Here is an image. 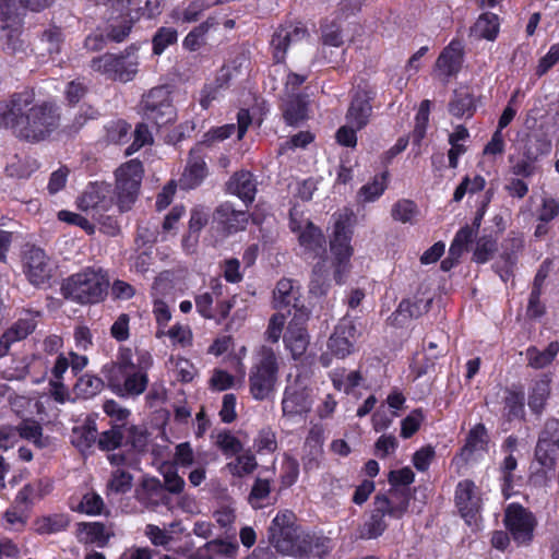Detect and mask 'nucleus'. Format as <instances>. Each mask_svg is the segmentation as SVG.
Here are the masks:
<instances>
[{
    "mask_svg": "<svg viewBox=\"0 0 559 559\" xmlns=\"http://www.w3.org/2000/svg\"><path fill=\"white\" fill-rule=\"evenodd\" d=\"M55 106L37 102L31 91L15 93L0 102V128L27 142L45 140L58 127Z\"/></svg>",
    "mask_w": 559,
    "mask_h": 559,
    "instance_id": "obj_1",
    "label": "nucleus"
},
{
    "mask_svg": "<svg viewBox=\"0 0 559 559\" xmlns=\"http://www.w3.org/2000/svg\"><path fill=\"white\" fill-rule=\"evenodd\" d=\"M333 228L330 235V251L332 255L333 278L343 284L347 278L354 254L352 245L354 235L355 214L350 209H344L332 216Z\"/></svg>",
    "mask_w": 559,
    "mask_h": 559,
    "instance_id": "obj_2",
    "label": "nucleus"
},
{
    "mask_svg": "<svg viewBox=\"0 0 559 559\" xmlns=\"http://www.w3.org/2000/svg\"><path fill=\"white\" fill-rule=\"evenodd\" d=\"M108 287L107 273L102 267L87 266L63 280L61 294L73 302L94 305L104 300Z\"/></svg>",
    "mask_w": 559,
    "mask_h": 559,
    "instance_id": "obj_3",
    "label": "nucleus"
},
{
    "mask_svg": "<svg viewBox=\"0 0 559 559\" xmlns=\"http://www.w3.org/2000/svg\"><path fill=\"white\" fill-rule=\"evenodd\" d=\"M280 373V358L273 348L261 345L252 356L249 371V393L255 401L271 397L276 390Z\"/></svg>",
    "mask_w": 559,
    "mask_h": 559,
    "instance_id": "obj_4",
    "label": "nucleus"
},
{
    "mask_svg": "<svg viewBox=\"0 0 559 559\" xmlns=\"http://www.w3.org/2000/svg\"><path fill=\"white\" fill-rule=\"evenodd\" d=\"M270 540L277 551L301 557L311 550V537L296 525V516L289 510L278 512L270 526Z\"/></svg>",
    "mask_w": 559,
    "mask_h": 559,
    "instance_id": "obj_5",
    "label": "nucleus"
},
{
    "mask_svg": "<svg viewBox=\"0 0 559 559\" xmlns=\"http://www.w3.org/2000/svg\"><path fill=\"white\" fill-rule=\"evenodd\" d=\"M56 0H0V27L7 38L5 49L13 53L22 47L20 39L26 10L39 12Z\"/></svg>",
    "mask_w": 559,
    "mask_h": 559,
    "instance_id": "obj_6",
    "label": "nucleus"
},
{
    "mask_svg": "<svg viewBox=\"0 0 559 559\" xmlns=\"http://www.w3.org/2000/svg\"><path fill=\"white\" fill-rule=\"evenodd\" d=\"M91 69L108 80L131 82L140 70L139 50L130 46L118 53H104L91 61Z\"/></svg>",
    "mask_w": 559,
    "mask_h": 559,
    "instance_id": "obj_7",
    "label": "nucleus"
},
{
    "mask_svg": "<svg viewBox=\"0 0 559 559\" xmlns=\"http://www.w3.org/2000/svg\"><path fill=\"white\" fill-rule=\"evenodd\" d=\"M143 174V165L138 159H131L116 170L115 193L120 212H127L132 207L138 198Z\"/></svg>",
    "mask_w": 559,
    "mask_h": 559,
    "instance_id": "obj_8",
    "label": "nucleus"
},
{
    "mask_svg": "<svg viewBox=\"0 0 559 559\" xmlns=\"http://www.w3.org/2000/svg\"><path fill=\"white\" fill-rule=\"evenodd\" d=\"M313 396L306 379L297 377L288 383L282 399L283 416L287 419H302L311 411Z\"/></svg>",
    "mask_w": 559,
    "mask_h": 559,
    "instance_id": "obj_9",
    "label": "nucleus"
},
{
    "mask_svg": "<svg viewBox=\"0 0 559 559\" xmlns=\"http://www.w3.org/2000/svg\"><path fill=\"white\" fill-rule=\"evenodd\" d=\"M356 341L357 329L354 322L348 318L342 319L328 341V350L320 357L322 366L329 367L332 358L344 359L353 354Z\"/></svg>",
    "mask_w": 559,
    "mask_h": 559,
    "instance_id": "obj_10",
    "label": "nucleus"
},
{
    "mask_svg": "<svg viewBox=\"0 0 559 559\" xmlns=\"http://www.w3.org/2000/svg\"><path fill=\"white\" fill-rule=\"evenodd\" d=\"M141 109L147 120L162 127L176 119V110L171 103L170 92L165 86L152 88L141 100Z\"/></svg>",
    "mask_w": 559,
    "mask_h": 559,
    "instance_id": "obj_11",
    "label": "nucleus"
},
{
    "mask_svg": "<svg viewBox=\"0 0 559 559\" xmlns=\"http://www.w3.org/2000/svg\"><path fill=\"white\" fill-rule=\"evenodd\" d=\"M454 500L465 523L477 527L483 510V496L475 483L469 479L459 481Z\"/></svg>",
    "mask_w": 559,
    "mask_h": 559,
    "instance_id": "obj_12",
    "label": "nucleus"
},
{
    "mask_svg": "<svg viewBox=\"0 0 559 559\" xmlns=\"http://www.w3.org/2000/svg\"><path fill=\"white\" fill-rule=\"evenodd\" d=\"M289 227L297 234L299 246L306 253L320 254L325 252V238L320 228L309 219L302 218V212L296 206L290 210Z\"/></svg>",
    "mask_w": 559,
    "mask_h": 559,
    "instance_id": "obj_13",
    "label": "nucleus"
},
{
    "mask_svg": "<svg viewBox=\"0 0 559 559\" xmlns=\"http://www.w3.org/2000/svg\"><path fill=\"white\" fill-rule=\"evenodd\" d=\"M110 464L115 467L108 481L110 493H126L131 490L133 476L130 471L139 469L140 462L134 452L123 454L120 452L108 454Z\"/></svg>",
    "mask_w": 559,
    "mask_h": 559,
    "instance_id": "obj_14",
    "label": "nucleus"
},
{
    "mask_svg": "<svg viewBox=\"0 0 559 559\" xmlns=\"http://www.w3.org/2000/svg\"><path fill=\"white\" fill-rule=\"evenodd\" d=\"M111 186L106 182L90 183L78 199V207L90 214L94 221H100L103 213L114 204Z\"/></svg>",
    "mask_w": 559,
    "mask_h": 559,
    "instance_id": "obj_15",
    "label": "nucleus"
},
{
    "mask_svg": "<svg viewBox=\"0 0 559 559\" xmlns=\"http://www.w3.org/2000/svg\"><path fill=\"white\" fill-rule=\"evenodd\" d=\"M153 366L151 353L144 348H119L116 360L106 367V374H121V372L148 371Z\"/></svg>",
    "mask_w": 559,
    "mask_h": 559,
    "instance_id": "obj_16",
    "label": "nucleus"
},
{
    "mask_svg": "<svg viewBox=\"0 0 559 559\" xmlns=\"http://www.w3.org/2000/svg\"><path fill=\"white\" fill-rule=\"evenodd\" d=\"M22 262L23 272L32 285L44 286L51 278L53 264L43 249L28 248L23 254Z\"/></svg>",
    "mask_w": 559,
    "mask_h": 559,
    "instance_id": "obj_17",
    "label": "nucleus"
},
{
    "mask_svg": "<svg viewBox=\"0 0 559 559\" xmlns=\"http://www.w3.org/2000/svg\"><path fill=\"white\" fill-rule=\"evenodd\" d=\"M504 523L516 543L525 544L532 539L536 521L533 513L522 506L510 504L506 510Z\"/></svg>",
    "mask_w": 559,
    "mask_h": 559,
    "instance_id": "obj_18",
    "label": "nucleus"
},
{
    "mask_svg": "<svg viewBox=\"0 0 559 559\" xmlns=\"http://www.w3.org/2000/svg\"><path fill=\"white\" fill-rule=\"evenodd\" d=\"M559 451V420L549 419L546 421L539 435L535 450L538 463L546 468H552Z\"/></svg>",
    "mask_w": 559,
    "mask_h": 559,
    "instance_id": "obj_19",
    "label": "nucleus"
},
{
    "mask_svg": "<svg viewBox=\"0 0 559 559\" xmlns=\"http://www.w3.org/2000/svg\"><path fill=\"white\" fill-rule=\"evenodd\" d=\"M464 58V45L460 39H452L443 48L435 64V72L438 78L448 81L461 70Z\"/></svg>",
    "mask_w": 559,
    "mask_h": 559,
    "instance_id": "obj_20",
    "label": "nucleus"
},
{
    "mask_svg": "<svg viewBox=\"0 0 559 559\" xmlns=\"http://www.w3.org/2000/svg\"><path fill=\"white\" fill-rule=\"evenodd\" d=\"M299 286L289 278H282L277 282L273 292V306L275 309L294 308L295 314L301 318L308 317V310L299 306Z\"/></svg>",
    "mask_w": 559,
    "mask_h": 559,
    "instance_id": "obj_21",
    "label": "nucleus"
},
{
    "mask_svg": "<svg viewBox=\"0 0 559 559\" xmlns=\"http://www.w3.org/2000/svg\"><path fill=\"white\" fill-rule=\"evenodd\" d=\"M97 5H105L111 10V14L118 13V17L121 19L119 23L111 22L107 36L119 43L122 41L131 31L132 21L128 19L127 13L133 0H95Z\"/></svg>",
    "mask_w": 559,
    "mask_h": 559,
    "instance_id": "obj_22",
    "label": "nucleus"
},
{
    "mask_svg": "<svg viewBox=\"0 0 559 559\" xmlns=\"http://www.w3.org/2000/svg\"><path fill=\"white\" fill-rule=\"evenodd\" d=\"M37 313L25 311L0 337V357L5 356L15 342L24 340L36 328Z\"/></svg>",
    "mask_w": 559,
    "mask_h": 559,
    "instance_id": "obj_23",
    "label": "nucleus"
},
{
    "mask_svg": "<svg viewBox=\"0 0 559 559\" xmlns=\"http://www.w3.org/2000/svg\"><path fill=\"white\" fill-rule=\"evenodd\" d=\"M307 318L294 314L288 323L287 330L283 335L285 348L290 353L294 359L300 358L307 350L309 345V335L304 325Z\"/></svg>",
    "mask_w": 559,
    "mask_h": 559,
    "instance_id": "obj_24",
    "label": "nucleus"
},
{
    "mask_svg": "<svg viewBox=\"0 0 559 559\" xmlns=\"http://www.w3.org/2000/svg\"><path fill=\"white\" fill-rule=\"evenodd\" d=\"M373 506L378 512H381L384 516L392 519H401L408 509L409 495L407 490L393 488L389 495H378L374 498Z\"/></svg>",
    "mask_w": 559,
    "mask_h": 559,
    "instance_id": "obj_25",
    "label": "nucleus"
},
{
    "mask_svg": "<svg viewBox=\"0 0 559 559\" xmlns=\"http://www.w3.org/2000/svg\"><path fill=\"white\" fill-rule=\"evenodd\" d=\"M203 144H198L190 151L185 171L180 178V185L185 189L198 187L207 175Z\"/></svg>",
    "mask_w": 559,
    "mask_h": 559,
    "instance_id": "obj_26",
    "label": "nucleus"
},
{
    "mask_svg": "<svg viewBox=\"0 0 559 559\" xmlns=\"http://www.w3.org/2000/svg\"><path fill=\"white\" fill-rule=\"evenodd\" d=\"M148 371L121 372L106 374L109 384L118 392L127 395L142 394L148 384Z\"/></svg>",
    "mask_w": 559,
    "mask_h": 559,
    "instance_id": "obj_27",
    "label": "nucleus"
},
{
    "mask_svg": "<svg viewBox=\"0 0 559 559\" xmlns=\"http://www.w3.org/2000/svg\"><path fill=\"white\" fill-rule=\"evenodd\" d=\"M323 428L319 426L312 427L306 438L304 454L301 456L302 465L306 471L319 468L323 457Z\"/></svg>",
    "mask_w": 559,
    "mask_h": 559,
    "instance_id": "obj_28",
    "label": "nucleus"
},
{
    "mask_svg": "<svg viewBox=\"0 0 559 559\" xmlns=\"http://www.w3.org/2000/svg\"><path fill=\"white\" fill-rule=\"evenodd\" d=\"M307 35V31L301 25H289L277 29L271 40L273 58L277 63L285 60L286 51L292 43L301 40Z\"/></svg>",
    "mask_w": 559,
    "mask_h": 559,
    "instance_id": "obj_29",
    "label": "nucleus"
},
{
    "mask_svg": "<svg viewBox=\"0 0 559 559\" xmlns=\"http://www.w3.org/2000/svg\"><path fill=\"white\" fill-rule=\"evenodd\" d=\"M251 122L252 118L250 116L249 110L240 109L237 114V127L234 123H228L217 128H213L205 133L204 140L201 144H203L204 146L206 143L210 144L216 141H223L225 139H228L229 136H231V134L235 133L236 130L238 140H241L245 136Z\"/></svg>",
    "mask_w": 559,
    "mask_h": 559,
    "instance_id": "obj_30",
    "label": "nucleus"
},
{
    "mask_svg": "<svg viewBox=\"0 0 559 559\" xmlns=\"http://www.w3.org/2000/svg\"><path fill=\"white\" fill-rule=\"evenodd\" d=\"M69 368V357L64 354H59L50 369L49 391L53 400L60 404L70 400V392L63 384V376Z\"/></svg>",
    "mask_w": 559,
    "mask_h": 559,
    "instance_id": "obj_31",
    "label": "nucleus"
},
{
    "mask_svg": "<svg viewBox=\"0 0 559 559\" xmlns=\"http://www.w3.org/2000/svg\"><path fill=\"white\" fill-rule=\"evenodd\" d=\"M170 289L169 281L163 275L158 276L152 286V296L154 298L153 314L158 329H165L171 319V311L168 304L160 298Z\"/></svg>",
    "mask_w": 559,
    "mask_h": 559,
    "instance_id": "obj_32",
    "label": "nucleus"
},
{
    "mask_svg": "<svg viewBox=\"0 0 559 559\" xmlns=\"http://www.w3.org/2000/svg\"><path fill=\"white\" fill-rule=\"evenodd\" d=\"M370 100V92H357L346 114V123L361 130L368 123L371 115Z\"/></svg>",
    "mask_w": 559,
    "mask_h": 559,
    "instance_id": "obj_33",
    "label": "nucleus"
},
{
    "mask_svg": "<svg viewBox=\"0 0 559 559\" xmlns=\"http://www.w3.org/2000/svg\"><path fill=\"white\" fill-rule=\"evenodd\" d=\"M227 190L245 203H251L255 197L257 183L251 173L241 170L229 179Z\"/></svg>",
    "mask_w": 559,
    "mask_h": 559,
    "instance_id": "obj_34",
    "label": "nucleus"
},
{
    "mask_svg": "<svg viewBox=\"0 0 559 559\" xmlns=\"http://www.w3.org/2000/svg\"><path fill=\"white\" fill-rule=\"evenodd\" d=\"M223 284L219 278H212L210 290L198 294L194 298L197 311L204 319H215V302L223 295Z\"/></svg>",
    "mask_w": 559,
    "mask_h": 559,
    "instance_id": "obj_35",
    "label": "nucleus"
},
{
    "mask_svg": "<svg viewBox=\"0 0 559 559\" xmlns=\"http://www.w3.org/2000/svg\"><path fill=\"white\" fill-rule=\"evenodd\" d=\"M487 445V433L484 425H476L468 433L466 443L462 449L456 460L471 461L476 459L477 455L486 450Z\"/></svg>",
    "mask_w": 559,
    "mask_h": 559,
    "instance_id": "obj_36",
    "label": "nucleus"
},
{
    "mask_svg": "<svg viewBox=\"0 0 559 559\" xmlns=\"http://www.w3.org/2000/svg\"><path fill=\"white\" fill-rule=\"evenodd\" d=\"M330 286V266L325 257H321L313 265L309 290L316 296H322Z\"/></svg>",
    "mask_w": 559,
    "mask_h": 559,
    "instance_id": "obj_37",
    "label": "nucleus"
},
{
    "mask_svg": "<svg viewBox=\"0 0 559 559\" xmlns=\"http://www.w3.org/2000/svg\"><path fill=\"white\" fill-rule=\"evenodd\" d=\"M388 188V173H382L364 185L357 192V201L360 204L372 203L377 201Z\"/></svg>",
    "mask_w": 559,
    "mask_h": 559,
    "instance_id": "obj_38",
    "label": "nucleus"
},
{
    "mask_svg": "<svg viewBox=\"0 0 559 559\" xmlns=\"http://www.w3.org/2000/svg\"><path fill=\"white\" fill-rule=\"evenodd\" d=\"M559 353V342H551L545 350H539L535 346L526 349L528 366L535 369H543L549 366Z\"/></svg>",
    "mask_w": 559,
    "mask_h": 559,
    "instance_id": "obj_39",
    "label": "nucleus"
},
{
    "mask_svg": "<svg viewBox=\"0 0 559 559\" xmlns=\"http://www.w3.org/2000/svg\"><path fill=\"white\" fill-rule=\"evenodd\" d=\"M69 522V518L62 513L43 515L34 521V530L39 535L56 534L64 531Z\"/></svg>",
    "mask_w": 559,
    "mask_h": 559,
    "instance_id": "obj_40",
    "label": "nucleus"
},
{
    "mask_svg": "<svg viewBox=\"0 0 559 559\" xmlns=\"http://www.w3.org/2000/svg\"><path fill=\"white\" fill-rule=\"evenodd\" d=\"M499 33V19L493 13L481 14L474 26L472 27V34L477 38H484L487 40H493Z\"/></svg>",
    "mask_w": 559,
    "mask_h": 559,
    "instance_id": "obj_41",
    "label": "nucleus"
},
{
    "mask_svg": "<svg viewBox=\"0 0 559 559\" xmlns=\"http://www.w3.org/2000/svg\"><path fill=\"white\" fill-rule=\"evenodd\" d=\"M38 169V163L35 158L29 156L15 155L11 158L5 167L8 176L13 178H28L33 173Z\"/></svg>",
    "mask_w": 559,
    "mask_h": 559,
    "instance_id": "obj_42",
    "label": "nucleus"
},
{
    "mask_svg": "<svg viewBox=\"0 0 559 559\" xmlns=\"http://www.w3.org/2000/svg\"><path fill=\"white\" fill-rule=\"evenodd\" d=\"M78 539L84 544L104 545L108 536L105 533L104 525L99 522L79 523Z\"/></svg>",
    "mask_w": 559,
    "mask_h": 559,
    "instance_id": "obj_43",
    "label": "nucleus"
},
{
    "mask_svg": "<svg viewBox=\"0 0 559 559\" xmlns=\"http://www.w3.org/2000/svg\"><path fill=\"white\" fill-rule=\"evenodd\" d=\"M97 440V427L93 419H87L81 426L73 428L72 442L80 450L90 448Z\"/></svg>",
    "mask_w": 559,
    "mask_h": 559,
    "instance_id": "obj_44",
    "label": "nucleus"
},
{
    "mask_svg": "<svg viewBox=\"0 0 559 559\" xmlns=\"http://www.w3.org/2000/svg\"><path fill=\"white\" fill-rule=\"evenodd\" d=\"M469 136V133L466 128L460 126L455 128L454 132L449 136V143L451 148L449 151V165L452 168H455L459 163V158L466 152V141Z\"/></svg>",
    "mask_w": 559,
    "mask_h": 559,
    "instance_id": "obj_45",
    "label": "nucleus"
},
{
    "mask_svg": "<svg viewBox=\"0 0 559 559\" xmlns=\"http://www.w3.org/2000/svg\"><path fill=\"white\" fill-rule=\"evenodd\" d=\"M217 214L222 217H225L224 224L228 233L242 230L248 223L247 213L235 211L228 203L222 204L217 210Z\"/></svg>",
    "mask_w": 559,
    "mask_h": 559,
    "instance_id": "obj_46",
    "label": "nucleus"
},
{
    "mask_svg": "<svg viewBox=\"0 0 559 559\" xmlns=\"http://www.w3.org/2000/svg\"><path fill=\"white\" fill-rule=\"evenodd\" d=\"M169 337L173 345L181 347L190 346L192 343V331L187 324H175L167 331L165 329H157L156 337Z\"/></svg>",
    "mask_w": 559,
    "mask_h": 559,
    "instance_id": "obj_47",
    "label": "nucleus"
},
{
    "mask_svg": "<svg viewBox=\"0 0 559 559\" xmlns=\"http://www.w3.org/2000/svg\"><path fill=\"white\" fill-rule=\"evenodd\" d=\"M258 463L254 455L247 451L226 464V469L236 477H243L254 472Z\"/></svg>",
    "mask_w": 559,
    "mask_h": 559,
    "instance_id": "obj_48",
    "label": "nucleus"
},
{
    "mask_svg": "<svg viewBox=\"0 0 559 559\" xmlns=\"http://www.w3.org/2000/svg\"><path fill=\"white\" fill-rule=\"evenodd\" d=\"M216 24V20L210 16L205 22L190 31L183 39L185 48L191 51L199 49L205 43V36L207 32Z\"/></svg>",
    "mask_w": 559,
    "mask_h": 559,
    "instance_id": "obj_49",
    "label": "nucleus"
},
{
    "mask_svg": "<svg viewBox=\"0 0 559 559\" xmlns=\"http://www.w3.org/2000/svg\"><path fill=\"white\" fill-rule=\"evenodd\" d=\"M47 487L48 486H44L41 481L25 485L17 492L15 497V503L17 506H24L27 510L32 504L44 497V495L48 491Z\"/></svg>",
    "mask_w": 559,
    "mask_h": 559,
    "instance_id": "obj_50",
    "label": "nucleus"
},
{
    "mask_svg": "<svg viewBox=\"0 0 559 559\" xmlns=\"http://www.w3.org/2000/svg\"><path fill=\"white\" fill-rule=\"evenodd\" d=\"M103 381L100 378L85 373L81 376L74 384V393L78 397L90 399L100 392Z\"/></svg>",
    "mask_w": 559,
    "mask_h": 559,
    "instance_id": "obj_51",
    "label": "nucleus"
},
{
    "mask_svg": "<svg viewBox=\"0 0 559 559\" xmlns=\"http://www.w3.org/2000/svg\"><path fill=\"white\" fill-rule=\"evenodd\" d=\"M164 488L159 479L145 476L142 479L141 488L136 490V497L143 503H151L162 498Z\"/></svg>",
    "mask_w": 559,
    "mask_h": 559,
    "instance_id": "obj_52",
    "label": "nucleus"
},
{
    "mask_svg": "<svg viewBox=\"0 0 559 559\" xmlns=\"http://www.w3.org/2000/svg\"><path fill=\"white\" fill-rule=\"evenodd\" d=\"M307 102L302 97L297 96L286 103L284 118L290 126L298 124L307 118Z\"/></svg>",
    "mask_w": 559,
    "mask_h": 559,
    "instance_id": "obj_53",
    "label": "nucleus"
},
{
    "mask_svg": "<svg viewBox=\"0 0 559 559\" xmlns=\"http://www.w3.org/2000/svg\"><path fill=\"white\" fill-rule=\"evenodd\" d=\"M333 386L338 391L349 393L358 386L362 380L359 371H350L346 373L344 370H335L331 374Z\"/></svg>",
    "mask_w": 559,
    "mask_h": 559,
    "instance_id": "obj_54",
    "label": "nucleus"
},
{
    "mask_svg": "<svg viewBox=\"0 0 559 559\" xmlns=\"http://www.w3.org/2000/svg\"><path fill=\"white\" fill-rule=\"evenodd\" d=\"M550 392V383L547 379H540L536 381L531 390L528 397V406L532 411L539 413Z\"/></svg>",
    "mask_w": 559,
    "mask_h": 559,
    "instance_id": "obj_55",
    "label": "nucleus"
},
{
    "mask_svg": "<svg viewBox=\"0 0 559 559\" xmlns=\"http://www.w3.org/2000/svg\"><path fill=\"white\" fill-rule=\"evenodd\" d=\"M545 265L538 271L534 282V288L530 295L528 306H527V314L532 318H539L544 314V306L540 304V286L543 284L546 274L544 273Z\"/></svg>",
    "mask_w": 559,
    "mask_h": 559,
    "instance_id": "obj_56",
    "label": "nucleus"
},
{
    "mask_svg": "<svg viewBox=\"0 0 559 559\" xmlns=\"http://www.w3.org/2000/svg\"><path fill=\"white\" fill-rule=\"evenodd\" d=\"M384 518L385 516L381 512H378L376 507H373L371 516L364 523L360 528V536L362 538L371 539L382 535L386 528Z\"/></svg>",
    "mask_w": 559,
    "mask_h": 559,
    "instance_id": "obj_57",
    "label": "nucleus"
},
{
    "mask_svg": "<svg viewBox=\"0 0 559 559\" xmlns=\"http://www.w3.org/2000/svg\"><path fill=\"white\" fill-rule=\"evenodd\" d=\"M450 112L459 118L471 117L474 110L473 97L467 92L455 93L454 98L450 103Z\"/></svg>",
    "mask_w": 559,
    "mask_h": 559,
    "instance_id": "obj_58",
    "label": "nucleus"
},
{
    "mask_svg": "<svg viewBox=\"0 0 559 559\" xmlns=\"http://www.w3.org/2000/svg\"><path fill=\"white\" fill-rule=\"evenodd\" d=\"M40 43L45 45L49 55L59 53L63 43V33L61 28L57 26H49L46 28L40 36Z\"/></svg>",
    "mask_w": 559,
    "mask_h": 559,
    "instance_id": "obj_59",
    "label": "nucleus"
},
{
    "mask_svg": "<svg viewBox=\"0 0 559 559\" xmlns=\"http://www.w3.org/2000/svg\"><path fill=\"white\" fill-rule=\"evenodd\" d=\"M103 508L104 501L102 497L95 492H87L82 497L76 507H72V510L87 515H98L102 513Z\"/></svg>",
    "mask_w": 559,
    "mask_h": 559,
    "instance_id": "obj_60",
    "label": "nucleus"
},
{
    "mask_svg": "<svg viewBox=\"0 0 559 559\" xmlns=\"http://www.w3.org/2000/svg\"><path fill=\"white\" fill-rule=\"evenodd\" d=\"M417 214V205L409 200H400L392 207V217L401 223H412Z\"/></svg>",
    "mask_w": 559,
    "mask_h": 559,
    "instance_id": "obj_61",
    "label": "nucleus"
},
{
    "mask_svg": "<svg viewBox=\"0 0 559 559\" xmlns=\"http://www.w3.org/2000/svg\"><path fill=\"white\" fill-rule=\"evenodd\" d=\"M170 364L173 365L171 370L174 376L179 381L190 382L197 373V369L193 364L186 358H171Z\"/></svg>",
    "mask_w": 559,
    "mask_h": 559,
    "instance_id": "obj_62",
    "label": "nucleus"
},
{
    "mask_svg": "<svg viewBox=\"0 0 559 559\" xmlns=\"http://www.w3.org/2000/svg\"><path fill=\"white\" fill-rule=\"evenodd\" d=\"M253 447L259 453H272L277 448L275 432L270 428L259 431L253 441Z\"/></svg>",
    "mask_w": 559,
    "mask_h": 559,
    "instance_id": "obj_63",
    "label": "nucleus"
},
{
    "mask_svg": "<svg viewBox=\"0 0 559 559\" xmlns=\"http://www.w3.org/2000/svg\"><path fill=\"white\" fill-rule=\"evenodd\" d=\"M424 418L425 416L421 409L417 408L412 411L401 423V436L404 439L411 438L418 431Z\"/></svg>",
    "mask_w": 559,
    "mask_h": 559,
    "instance_id": "obj_64",
    "label": "nucleus"
}]
</instances>
